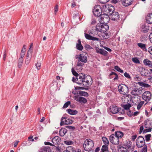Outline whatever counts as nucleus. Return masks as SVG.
<instances>
[{
	"label": "nucleus",
	"mask_w": 152,
	"mask_h": 152,
	"mask_svg": "<svg viewBox=\"0 0 152 152\" xmlns=\"http://www.w3.org/2000/svg\"><path fill=\"white\" fill-rule=\"evenodd\" d=\"M104 30L102 29L100 26H96V27H93L91 30L90 31L89 34L86 33H84L85 37L87 39L93 41H99V39L94 36H99L100 33L104 32Z\"/></svg>",
	"instance_id": "obj_1"
},
{
	"label": "nucleus",
	"mask_w": 152,
	"mask_h": 152,
	"mask_svg": "<svg viewBox=\"0 0 152 152\" xmlns=\"http://www.w3.org/2000/svg\"><path fill=\"white\" fill-rule=\"evenodd\" d=\"M102 9H103V14H102V17H101L100 19L103 22L105 23L104 20L107 18V17H105L104 16L108 17V15H110L111 12H113V11L114 10V8L111 5L107 4L102 5Z\"/></svg>",
	"instance_id": "obj_2"
},
{
	"label": "nucleus",
	"mask_w": 152,
	"mask_h": 152,
	"mask_svg": "<svg viewBox=\"0 0 152 152\" xmlns=\"http://www.w3.org/2000/svg\"><path fill=\"white\" fill-rule=\"evenodd\" d=\"M94 142L91 140L88 139H86L84 142L83 146L86 151H89L94 146Z\"/></svg>",
	"instance_id": "obj_3"
},
{
	"label": "nucleus",
	"mask_w": 152,
	"mask_h": 152,
	"mask_svg": "<svg viewBox=\"0 0 152 152\" xmlns=\"http://www.w3.org/2000/svg\"><path fill=\"white\" fill-rule=\"evenodd\" d=\"M102 6L101 7L99 5L95 6L93 9V12L94 15L96 16L102 17L103 14Z\"/></svg>",
	"instance_id": "obj_4"
},
{
	"label": "nucleus",
	"mask_w": 152,
	"mask_h": 152,
	"mask_svg": "<svg viewBox=\"0 0 152 152\" xmlns=\"http://www.w3.org/2000/svg\"><path fill=\"white\" fill-rule=\"evenodd\" d=\"M118 90L121 94L124 95L127 94L129 91L128 87L126 85L122 84L118 86Z\"/></svg>",
	"instance_id": "obj_5"
},
{
	"label": "nucleus",
	"mask_w": 152,
	"mask_h": 152,
	"mask_svg": "<svg viewBox=\"0 0 152 152\" xmlns=\"http://www.w3.org/2000/svg\"><path fill=\"white\" fill-rule=\"evenodd\" d=\"M86 77L85 75L82 73L80 74L76 77L75 82L78 84H82L83 82H85Z\"/></svg>",
	"instance_id": "obj_6"
},
{
	"label": "nucleus",
	"mask_w": 152,
	"mask_h": 152,
	"mask_svg": "<svg viewBox=\"0 0 152 152\" xmlns=\"http://www.w3.org/2000/svg\"><path fill=\"white\" fill-rule=\"evenodd\" d=\"M145 144V140L143 137L140 136L137 139L136 144L138 148H141L144 146Z\"/></svg>",
	"instance_id": "obj_7"
},
{
	"label": "nucleus",
	"mask_w": 152,
	"mask_h": 152,
	"mask_svg": "<svg viewBox=\"0 0 152 152\" xmlns=\"http://www.w3.org/2000/svg\"><path fill=\"white\" fill-rule=\"evenodd\" d=\"M72 123V119L66 117H63L61 118L60 125L62 126L64 124H71Z\"/></svg>",
	"instance_id": "obj_8"
},
{
	"label": "nucleus",
	"mask_w": 152,
	"mask_h": 152,
	"mask_svg": "<svg viewBox=\"0 0 152 152\" xmlns=\"http://www.w3.org/2000/svg\"><path fill=\"white\" fill-rule=\"evenodd\" d=\"M119 139L114 136V134H111L109 137L110 142L113 144L117 145L119 144Z\"/></svg>",
	"instance_id": "obj_9"
},
{
	"label": "nucleus",
	"mask_w": 152,
	"mask_h": 152,
	"mask_svg": "<svg viewBox=\"0 0 152 152\" xmlns=\"http://www.w3.org/2000/svg\"><path fill=\"white\" fill-rule=\"evenodd\" d=\"M74 99L76 101L81 103L86 104L87 101L86 98L82 96H75L74 97Z\"/></svg>",
	"instance_id": "obj_10"
},
{
	"label": "nucleus",
	"mask_w": 152,
	"mask_h": 152,
	"mask_svg": "<svg viewBox=\"0 0 152 152\" xmlns=\"http://www.w3.org/2000/svg\"><path fill=\"white\" fill-rule=\"evenodd\" d=\"M151 94L149 91H146L142 94L143 99L145 100L149 101L151 99Z\"/></svg>",
	"instance_id": "obj_11"
},
{
	"label": "nucleus",
	"mask_w": 152,
	"mask_h": 152,
	"mask_svg": "<svg viewBox=\"0 0 152 152\" xmlns=\"http://www.w3.org/2000/svg\"><path fill=\"white\" fill-rule=\"evenodd\" d=\"M109 109L110 112L113 114H115L118 113L119 109L117 106L115 105L110 106Z\"/></svg>",
	"instance_id": "obj_12"
},
{
	"label": "nucleus",
	"mask_w": 152,
	"mask_h": 152,
	"mask_svg": "<svg viewBox=\"0 0 152 152\" xmlns=\"http://www.w3.org/2000/svg\"><path fill=\"white\" fill-rule=\"evenodd\" d=\"M110 15L111 16L112 20H117L119 18V15L118 12L114 11L111 12Z\"/></svg>",
	"instance_id": "obj_13"
},
{
	"label": "nucleus",
	"mask_w": 152,
	"mask_h": 152,
	"mask_svg": "<svg viewBox=\"0 0 152 152\" xmlns=\"http://www.w3.org/2000/svg\"><path fill=\"white\" fill-rule=\"evenodd\" d=\"M95 50L96 52L98 53H99L104 56L107 55L108 53L104 49H99L98 47H96Z\"/></svg>",
	"instance_id": "obj_14"
},
{
	"label": "nucleus",
	"mask_w": 152,
	"mask_h": 152,
	"mask_svg": "<svg viewBox=\"0 0 152 152\" xmlns=\"http://www.w3.org/2000/svg\"><path fill=\"white\" fill-rule=\"evenodd\" d=\"M61 138L58 136H56L53 138L51 140L54 146L56 147V145H57L60 143Z\"/></svg>",
	"instance_id": "obj_15"
},
{
	"label": "nucleus",
	"mask_w": 152,
	"mask_h": 152,
	"mask_svg": "<svg viewBox=\"0 0 152 152\" xmlns=\"http://www.w3.org/2000/svg\"><path fill=\"white\" fill-rule=\"evenodd\" d=\"M78 60L81 62L86 63L87 62L86 56H85L84 54H81L78 55Z\"/></svg>",
	"instance_id": "obj_16"
},
{
	"label": "nucleus",
	"mask_w": 152,
	"mask_h": 152,
	"mask_svg": "<svg viewBox=\"0 0 152 152\" xmlns=\"http://www.w3.org/2000/svg\"><path fill=\"white\" fill-rule=\"evenodd\" d=\"M149 29V26L147 24H144L142 25L141 31L144 33H147Z\"/></svg>",
	"instance_id": "obj_17"
},
{
	"label": "nucleus",
	"mask_w": 152,
	"mask_h": 152,
	"mask_svg": "<svg viewBox=\"0 0 152 152\" xmlns=\"http://www.w3.org/2000/svg\"><path fill=\"white\" fill-rule=\"evenodd\" d=\"M141 74L143 76H148L150 75V72L148 69L142 68V69Z\"/></svg>",
	"instance_id": "obj_18"
},
{
	"label": "nucleus",
	"mask_w": 152,
	"mask_h": 152,
	"mask_svg": "<svg viewBox=\"0 0 152 152\" xmlns=\"http://www.w3.org/2000/svg\"><path fill=\"white\" fill-rule=\"evenodd\" d=\"M133 1V0H123L122 4L123 6L127 7L131 5Z\"/></svg>",
	"instance_id": "obj_19"
},
{
	"label": "nucleus",
	"mask_w": 152,
	"mask_h": 152,
	"mask_svg": "<svg viewBox=\"0 0 152 152\" xmlns=\"http://www.w3.org/2000/svg\"><path fill=\"white\" fill-rule=\"evenodd\" d=\"M76 48L77 49L80 51H81L83 49V47L81 44L80 39L78 40V43L76 44Z\"/></svg>",
	"instance_id": "obj_20"
},
{
	"label": "nucleus",
	"mask_w": 152,
	"mask_h": 152,
	"mask_svg": "<svg viewBox=\"0 0 152 152\" xmlns=\"http://www.w3.org/2000/svg\"><path fill=\"white\" fill-rule=\"evenodd\" d=\"M146 22L149 24L152 23V13L148 14L146 17Z\"/></svg>",
	"instance_id": "obj_21"
},
{
	"label": "nucleus",
	"mask_w": 152,
	"mask_h": 152,
	"mask_svg": "<svg viewBox=\"0 0 152 152\" xmlns=\"http://www.w3.org/2000/svg\"><path fill=\"white\" fill-rule=\"evenodd\" d=\"M51 151V149L49 146H44L40 149L41 152H50Z\"/></svg>",
	"instance_id": "obj_22"
},
{
	"label": "nucleus",
	"mask_w": 152,
	"mask_h": 152,
	"mask_svg": "<svg viewBox=\"0 0 152 152\" xmlns=\"http://www.w3.org/2000/svg\"><path fill=\"white\" fill-rule=\"evenodd\" d=\"M115 134L114 135V136H116V137L119 139L120 138H121L124 135L123 133L122 132L119 131L115 132Z\"/></svg>",
	"instance_id": "obj_23"
},
{
	"label": "nucleus",
	"mask_w": 152,
	"mask_h": 152,
	"mask_svg": "<svg viewBox=\"0 0 152 152\" xmlns=\"http://www.w3.org/2000/svg\"><path fill=\"white\" fill-rule=\"evenodd\" d=\"M67 111L69 114L71 115H75L78 112L76 110H72L70 109L67 110Z\"/></svg>",
	"instance_id": "obj_24"
},
{
	"label": "nucleus",
	"mask_w": 152,
	"mask_h": 152,
	"mask_svg": "<svg viewBox=\"0 0 152 152\" xmlns=\"http://www.w3.org/2000/svg\"><path fill=\"white\" fill-rule=\"evenodd\" d=\"M137 45L138 47L141 48L142 50L143 51H147L145 44H143L141 43H137Z\"/></svg>",
	"instance_id": "obj_25"
},
{
	"label": "nucleus",
	"mask_w": 152,
	"mask_h": 152,
	"mask_svg": "<svg viewBox=\"0 0 152 152\" xmlns=\"http://www.w3.org/2000/svg\"><path fill=\"white\" fill-rule=\"evenodd\" d=\"M143 63L146 66H147L149 67L152 66V63L148 59H145L143 61Z\"/></svg>",
	"instance_id": "obj_26"
},
{
	"label": "nucleus",
	"mask_w": 152,
	"mask_h": 152,
	"mask_svg": "<svg viewBox=\"0 0 152 152\" xmlns=\"http://www.w3.org/2000/svg\"><path fill=\"white\" fill-rule=\"evenodd\" d=\"M67 132L66 129L64 128H62L59 131V134L61 137L64 136Z\"/></svg>",
	"instance_id": "obj_27"
},
{
	"label": "nucleus",
	"mask_w": 152,
	"mask_h": 152,
	"mask_svg": "<svg viewBox=\"0 0 152 152\" xmlns=\"http://www.w3.org/2000/svg\"><path fill=\"white\" fill-rule=\"evenodd\" d=\"M78 94L79 95L83 96H88V94L87 92L80 91L78 92Z\"/></svg>",
	"instance_id": "obj_28"
},
{
	"label": "nucleus",
	"mask_w": 152,
	"mask_h": 152,
	"mask_svg": "<svg viewBox=\"0 0 152 152\" xmlns=\"http://www.w3.org/2000/svg\"><path fill=\"white\" fill-rule=\"evenodd\" d=\"M138 84L140 86L145 88H149L151 86L148 84L145 83L143 82H139Z\"/></svg>",
	"instance_id": "obj_29"
},
{
	"label": "nucleus",
	"mask_w": 152,
	"mask_h": 152,
	"mask_svg": "<svg viewBox=\"0 0 152 152\" xmlns=\"http://www.w3.org/2000/svg\"><path fill=\"white\" fill-rule=\"evenodd\" d=\"M63 142L65 144L68 145H72L74 143V142L72 141L68 140H65Z\"/></svg>",
	"instance_id": "obj_30"
},
{
	"label": "nucleus",
	"mask_w": 152,
	"mask_h": 152,
	"mask_svg": "<svg viewBox=\"0 0 152 152\" xmlns=\"http://www.w3.org/2000/svg\"><path fill=\"white\" fill-rule=\"evenodd\" d=\"M91 81H90V82L89 83V81L88 80H85V82H84V83H86L87 84H86L84 83H83V86H84V87L88 88V87L90 85H91L92 84V82L91 83Z\"/></svg>",
	"instance_id": "obj_31"
},
{
	"label": "nucleus",
	"mask_w": 152,
	"mask_h": 152,
	"mask_svg": "<svg viewBox=\"0 0 152 152\" xmlns=\"http://www.w3.org/2000/svg\"><path fill=\"white\" fill-rule=\"evenodd\" d=\"M102 140L105 145H108L109 144V142L107 139L105 137H103L102 138Z\"/></svg>",
	"instance_id": "obj_32"
},
{
	"label": "nucleus",
	"mask_w": 152,
	"mask_h": 152,
	"mask_svg": "<svg viewBox=\"0 0 152 152\" xmlns=\"http://www.w3.org/2000/svg\"><path fill=\"white\" fill-rule=\"evenodd\" d=\"M138 89L137 88H135L132 91L131 94L133 95L136 96V95L138 94Z\"/></svg>",
	"instance_id": "obj_33"
},
{
	"label": "nucleus",
	"mask_w": 152,
	"mask_h": 152,
	"mask_svg": "<svg viewBox=\"0 0 152 152\" xmlns=\"http://www.w3.org/2000/svg\"><path fill=\"white\" fill-rule=\"evenodd\" d=\"M108 151V145H103L101 148V152H104Z\"/></svg>",
	"instance_id": "obj_34"
},
{
	"label": "nucleus",
	"mask_w": 152,
	"mask_h": 152,
	"mask_svg": "<svg viewBox=\"0 0 152 152\" xmlns=\"http://www.w3.org/2000/svg\"><path fill=\"white\" fill-rule=\"evenodd\" d=\"M88 88L85 87H79L76 86L75 87V90H88Z\"/></svg>",
	"instance_id": "obj_35"
},
{
	"label": "nucleus",
	"mask_w": 152,
	"mask_h": 152,
	"mask_svg": "<svg viewBox=\"0 0 152 152\" xmlns=\"http://www.w3.org/2000/svg\"><path fill=\"white\" fill-rule=\"evenodd\" d=\"M131 107V104L129 103L127 104H126L124 105L123 107L125 110H128L129 109V108Z\"/></svg>",
	"instance_id": "obj_36"
},
{
	"label": "nucleus",
	"mask_w": 152,
	"mask_h": 152,
	"mask_svg": "<svg viewBox=\"0 0 152 152\" xmlns=\"http://www.w3.org/2000/svg\"><path fill=\"white\" fill-rule=\"evenodd\" d=\"M114 69L117 71L121 72V73H123L124 72L123 70L121 69L118 66H115L114 67Z\"/></svg>",
	"instance_id": "obj_37"
},
{
	"label": "nucleus",
	"mask_w": 152,
	"mask_h": 152,
	"mask_svg": "<svg viewBox=\"0 0 152 152\" xmlns=\"http://www.w3.org/2000/svg\"><path fill=\"white\" fill-rule=\"evenodd\" d=\"M101 27V28L102 29H104V31H106L107 30H108L109 29V26L108 25H104V26L101 25L100 26Z\"/></svg>",
	"instance_id": "obj_38"
},
{
	"label": "nucleus",
	"mask_w": 152,
	"mask_h": 152,
	"mask_svg": "<svg viewBox=\"0 0 152 152\" xmlns=\"http://www.w3.org/2000/svg\"><path fill=\"white\" fill-rule=\"evenodd\" d=\"M132 61L134 63L140 64V62L139 60L137 57L133 58H132Z\"/></svg>",
	"instance_id": "obj_39"
},
{
	"label": "nucleus",
	"mask_w": 152,
	"mask_h": 152,
	"mask_svg": "<svg viewBox=\"0 0 152 152\" xmlns=\"http://www.w3.org/2000/svg\"><path fill=\"white\" fill-rule=\"evenodd\" d=\"M144 103V102L141 101L138 104L137 108L138 110H140Z\"/></svg>",
	"instance_id": "obj_40"
},
{
	"label": "nucleus",
	"mask_w": 152,
	"mask_h": 152,
	"mask_svg": "<svg viewBox=\"0 0 152 152\" xmlns=\"http://www.w3.org/2000/svg\"><path fill=\"white\" fill-rule=\"evenodd\" d=\"M151 137V134H148L145 135V140L146 142H148L149 141L150 138Z\"/></svg>",
	"instance_id": "obj_41"
},
{
	"label": "nucleus",
	"mask_w": 152,
	"mask_h": 152,
	"mask_svg": "<svg viewBox=\"0 0 152 152\" xmlns=\"http://www.w3.org/2000/svg\"><path fill=\"white\" fill-rule=\"evenodd\" d=\"M81 61H80L78 60L77 63V67H81L83 66L84 65V64L81 63Z\"/></svg>",
	"instance_id": "obj_42"
},
{
	"label": "nucleus",
	"mask_w": 152,
	"mask_h": 152,
	"mask_svg": "<svg viewBox=\"0 0 152 152\" xmlns=\"http://www.w3.org/2000/svg\"><path fill=\"white\" fill-rule=\"evenodd\" d=\"M70 104V102L69 101H67V102H66L64 104L63 108H65L67 107Z\"/></svg>",
	"instance_id": "obj_43"
},
{
	"label": "nucleus",
	"mask_w": 152,
	"mask_h": 152,
	"mask_svg": "<svg viewBox=\"0 0 152 152\" xmlns=\"http://www.w3.org/2000/svg\"><path fill=\"white\" fill-rule=\"evenodd\" d=\"M73 17L75 19L77 18L79 19L80 18L79 14L77 12L73 14Z\"/></svg>",
	"instance_id": "obj_44"
},
{
	"label": "nucleus",
	"mask_w": 152,
	"mask_h": 152,
	"mask_svg": "<svg viewBox=\"0 0 152 152\" xmlns=\"http://www.w3.org/2000/svg\"><path fill=\"white\" fill-rule=\"evenodd\" d=\"M72 72L73 75L77 77V75H79L74 69L73 68L72 69Z\"/></svg>",
	"instance_id": "obj_45"
},
{
	"label": "nucleus",
	"mask_w": 152,
	"mask_h": 152,
	"mask_svg": "<svg viewBox=\"0 0 152 152\" xmlns=\"http://www.w3.org/2000/svg\"><path fill=\"white\" fill-rule=\"evenodd\" d=\"M31 58H26V60L25 61V63L26 64H28L30 61Z\"/></svg>",
	"instance_id": "obj_46"
},
{
	"label": "nucleus",
	"mask_w": 152,
	"mask_h": 152,
	"mask_svg": "<svg viewBox=\"0 0 152 152\" xmlns=\"http://www.w3.org/2000/svg\"><path fill=\"white\" fill-rule=\"evenodd\" d=\"M58 5H56L54 8V14L56 15L58 11Z\"/></svg>",
	"instance_id": "obj_47"
},
{
	"label": "nucleus",
	"mask_w": 152,
	"mask_h": 152,
	"mask_svg": "<svg viewBox=\"0 0 152 152\" xmlns=\"http://www.w3.org/2000/svg\"><path fill=\"white\" fill-rule=\"evenodd\" d=\"M144 146V147L142 149V152H147V146L145 145Z\"/></svg>",
	"instance_id": "obj_48"
},
{
	"label": "nucleus",
	"mask_w": 152,
	"mask_h": 152,
	"mask_svg": "<svg viewBox=\"0 0 152 152\" xmlns=\"http://www.w3.org/2000/svg\"><path fill=\"white\" fill-rule=\"evenodd\" d=\"M41 65V63L38 62L36 64V67L38 70H39L40 69Z\"/></svg>",
	"instance_id": "obj_49"
},
{
	"label": "nucleus",
	"mask_w": 152,
	"mask_h": 152,
	"mask_svg": "<svg viewBox=\"0 0 152 152\" xmlns=\"http://www.w3.org/2000/svg\"><path fill=\"white\" fill-rule=\"evenodd\" d=\"M124 75L125 77L127 78L131 79V77L126 72H125L124 73Z\"/></svg>",
	"instance_id": "obj_50"
},
{
	"label": "nucleus",
	"mask_w": 152,
	"mask_h": 152,
	"mask_svg": "<svg viewBox=\"0 0 152 152\" xmlns=\"http://www.w3.org/2000/svg\"><path fill=\"white\" fill-rule=\"evenodd\" d=\"M152 128H149L148 129H146L144 130L143 131V133H145L147 132H151V131Z\"/></svg>",
	"instance_id": "obj_51"
},
{
	"label": "nucleus",
	"mask_w": 152,
	"mask_h": 152,
	"mask_svg": "<svg viewBox=\"0 0 152 152\" xmlns=\"http://www.w3.org/2000/svg\"><path fill=\"white\" fill-rule=\"evenodd\" d=\"M85 47V48L87 50H91L92 49V47H91L90 45L87 44L86 45Z\"/></svg>",
	"instance_id": "obj_52"
},
{
	"label": "nucleus",
	"mask_w": 152,
	"mask_h": 152,
	"mask_svg": "<svg viewBox=\"0 0 152 152\" xmlns=\"http://www.w3.org/2000/svg\"><path fill=\"white\" fill-rule=\"evenodd\" d=\"M100 2L103 4H105L108 2L110 0H98Z\"/></svg>",
	"instance_id": "obj_53"
},
{
	"label": "nucleus",
	"mask_w": 152,
	"mask_h": 152,
	"mask_svg": "<svg viewBox=\"0 0 152 152\" xmlns=\"http://www.w3.org/2000/svg\"><path fill=\"white\" fill-rule=\"evenodd\" d=\"M137 136V135L135 134L132 136L131 140L132 141H134Z\"/></svg>",
	"instance_id": "obj_54"
},
{
	"label": "nucleus",
	"mask_w": 152,
	"mask_h": 152,
	"mask_svg": "<svg viewBox=\"0 0 152 152\" xmlns=\"http://www.w3.org/2000/svg\"><path fill=\"white\" fill-rule=\"evenodd\" d=\"M6 56H6V50H5V51H4V53L3 57V60L4 61H5L6 60Z\"/></svg>",
	"instance_id": "obj_55"
},
{
	"label": "nucleus",
	"mask_w": 152,
	"mask_h": 152,
	"mask_svg": "<svg viewBox=\"0 0 152 152\" xmlns=\"http://www.w3.org/2000/svg\"><path fill=\"white\" fill-rule=\"evenodd\" d=\"M44 144L45 145H50L52 146H54V145H53L52 143H51L49 142H44Z\"/></svg>",
	"instance_id": "obj_56"
},
{
	"label": "nucleus",
	"mask_w": 152,
	"mask_h": 152,
	"mask_svg": "<svg viewBox=\"0 0 152 152\" xmlns=\"http://www.w3.org/2000/svg\"><path fill=\"white\" fill-rule=\"evenodd\" d=\"M148 51L150 54L152 55V46L148 48Z\"/></svg>",
	"instance_id": "obj_57"
},
{
	"label": "nucleus",
	"mask_w": 152,
	"mask_h": 152,
	"mask_svg": "<svg viewBox=\"0 0 152 152\" xmlns=\"http://www.w3.org/2000/svg\"><path fill=\"white\" fill-rule=\"evenodd\" d=\"M32 50L31 49V48H30L27 53L30 54V56L32 54Z\"/></svg>",
	"instance_id": "obj_58"
},
{
	"label": "nucleus",
	"mask_w": 152,
	"mask_h": 152,
	"mask_svg": "<svg viewBox=\"0 0 152 152\" xmlns=\"http://www.w3.org/2000/svg\"><path fill=\"white\" fill-rule=\"evenodd\" d=\"M22 64H23V63H21V62H18V67L19 68H20L21 67L22 65Z\"/></svg>",
	"instance_id": "obj_59"
},
{
	"label": "nucleus",
	"mask_w": 152,
	"mask_h": 152,
	"mask_svg": "<svg viewBox=\"0 0 152 152\" xmlns=\"http://www.w3.org/2000/svg\"><path fill=\"white\" fill-rule=\"evenodd\" d=\"M149 37L150 41L152 42V33H151L150 34Z\"/></svg>",
	"instance_id": "obj_60"
},
{
	"label": "nucleus",
	"mask_w": 152,
	"mask_h": 152,
	"mask_svg": "<svg viewBox=\"0 0 152 152\" xmlns=\"http://www.w3.org/2000/svg\"><path fill=\"white\" fill-rule=\"evenodd\" d=\"M67 128H68L69 129H72L73 130H74L75 129V128L74 127L72 126H67Z\"/></svg>",
	"instance_id": "obj_61"
},
{
	"label": "nucleus",
	"mask_w": 152,
	"mask_h": 152,
	"mask_svg": "<svg viewBox=\"0 0 152 152\" xmlns=\"http://www.w3.org/2000/svg\"><path fill=\"white\" fill-rule=\"evenodd\" d=\"M149 121L148 120H145L144 121L145 123V128H147V122Z\"/></svg>",
	"instance_id": "obj_62"
},
{
	"label": "nucleus",
	"mask_w": 152,
	"mask_h": 152,
	"mask_svg": "<svg viewBox=\"0 0 152 152\" xmlns=\"http://www.w3.org/2000/svg\"><path fill=\"white\" fill-rule=\"evenodd\" d=\"M28 139L29 141H34V139L33 138V137H28Z\"/></svg>",
	"instance_id": "obj_63"
},
{
	"label": "nucleus",
	"mask_w": 152,
	"mask_h": 152,
	"mask_svg": "<svg viewBox=\"0 0 152 152\" xmlns=\"http://www.w3.org/2000/svg\"><path fill=\"white\" fill-rule=\"evenodd\" d=\"M139 113V112L138 111H136L133 114V115L134 116H135L137 115Z\"/></svg>",
	"instance_id": "obj_64"
}]
</instances>
